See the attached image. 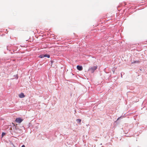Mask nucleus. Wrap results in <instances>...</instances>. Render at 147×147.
<instances>
[{
  "label": "nucleus",
  "instance_id": "f257e3e1",
  "mask_svg": "<svg viewBox=\"0 0 147 147\" xmlns=\"http://www.w3.org/2000/svg\"><path fill=\"white\" fill-rule=\"evenodd\" d=\"M97 68V66L89 67L88 69V71L90 72L91 73H92Z\"/></svg>",
  "mask_w": 147,
  "mask_h": 147
},
{
  "label": "nucleus",
  "instance_id": "f03ea898",
  "mask_svg": "<svg viewBox=\"0 0 147 147\" xmlns=\"http://www.w3.org/2000/svg\"><path fill=\"white\" fill-rule=\"evenodd\" d=\"M23 119L20 117L17 118L16 120L15 121L17 123H21L23 121Z\"/></svg>",
  "mask_w": 147,
  "mask_h": 147
},
{
  "label": "nucleus",
  "instance_id": "7ed1b4c3",
  "mask_svg": "<svg viewBox=\"0 0 147 147\" xmlns=\"http://www.w3.org/2000/svg\"><path fill=\"white\" fill-rule=\"evenodd\" d=\"M76 67L77 69L80 71L82 70L83 69V67L81 65H78Z\"/></svg>",
  "mask_w": 147,
  "mask_h": 147
},
{
  "label": "nucleus",
  "instance_id": "20e7f679",
  "mask_svg": "<svg viewBox=\"0 0 147 147\" xmlns=\"http://www.w3.org/2000/svg\"><path fill=\"white\" fill-rule=\"evenodd\" d=\"M19 96L21 98H23L25 96L24 93L22 92L19 95Z\"/></svg>",
  "mask_w": 147,
  "mask_h": 147
},
{
  "label": "nucleus",
  "instance_id": "39448f33",
  "mask_svg": "<svg viewBox=\"0 0 147 147\" xmlns=\"http://www.w3.org/2000/svg\"><path fill=\"white\" fill-rule=\"evenodd\" d=\"M140 62L139 60L138 61H133L132 62H131L132 64L135 63H139Z\"/></svg>",
  "mask_w": 147,
  "mask_h": 147
},
{
  "label": "nucleus",
  "instance_id": "423d86ee",
  "mask_svg": "<svg viewBox=\"0 0 147 147\" xmlns=\"http://www.w3.org/2000/svg\"><path fill=\"white\" fill-rule=\"evenodd\" d=\"M76 121L78 123L80 124L81 121V120L80 119H76Z\"/></svg>",
  "mask_w": 147,
  "mask_h": 147
},
{
  "label": "nucleus",
  "instance_id": "0eeeda50",
  "mask_svg": "<svg viewBox=\"0 0 147 147\" xmlns=\"http://www.w3.org/2000/svg\"><path fill=\"white\" fill-rule=\"evenodd\" d=\"M45 57H47L48 58H49L50 57V55H49L48 54H44Z\"/></svg>",
  "mask_w": 147,
  "mask_h": 147
},
{
  "label": "nucleus",
  "instance_id": "6e6552de",
  "mask_svg": "<svg viewBox=\"0 0 147 147\" xmlns=\"http://www.w3.org/2000/svg\"><path fill=\"white\" fill-rule=\"evenodd\" d=\"M38 57L40 58H42L43 57H45L44 55V54L40 55H39V56H38Z\"/></svg>",
  "mask_w": 147,
  "mask_h": 147
},
{
  "label": "nucleus",
  "instance_id": "1a4fd4ad",
  "mask_svg": "<svg viewBox=\"0 0 147 147\" xmlns=\"http://www.w3.org/2000/svg\"><path fill=\"white\" fill-rule=\"evenodd\" d=\"M6 133L5 132H2V134H1V138H3L4 136H5L6 135Z\"/></svg>",
  "mask_w": 147,
  "mask_h": 147
},
{
  "label": "nucleus",
  "instance_id": "9d476101",
  "mask_svg": "<svg viewBox=\"0 0 147 147\" xmlns=\"http://www.w3.org/2000/svg\"><path fill=\"white\" fill-rule=\"evenodd\" d=\"M51 66L53 63L54 62V61L53 60H51Z\"/></svg>",
  "mask_w": 147,
  "mask_h": 147
},
{
  "label": "nucleus",
  "instance_id": "9b49d317",
  "mask_svg": "<svg viewBox=\"0 0 147 147\" xmlns=\"http://www.w3.org/2000/svg\"><path fill=\"white\" fill-rule=\"evenodd\" d=\"M121 118V117H119L117 119V121L119 120V119H120Z\"/></svg>",
  "mask_w": 147,
  "mask_h": 147
},
{
  "label": "nucleus",
  "instance_id": "f8f14e48",
  "mask_svg": "<svg viewBox=\"0 0 147 147\" xmlns=\"http://www.w3.org/2000/svg\"><path fill=\"white\" fill-rule=\"evenodd\" d=\"M92 30L94 31V32H95V31H96L97 30H96L95 29H93V30Z\"/></svg>",
  "mask_w": 147,
  "mask_h": 147
},
{
  "label": "nucleus",
  "instance_id": "ddd939ff",
  "mask_svg": "<svg viewBox=\"0 0 147 147\" xmlns=\"http://www.w3.org/2000/svg\"><path fill=\"white\" fill-rule=\"evenodd\" d=\"M21 147H25L24 145H23Z\"/></svg>",
  "mask_w": 147,
  "mask_h": 147
},
{
  "label": "nucleus",
  "instance_id": "4468645a",
  "mask_svg": "<svg viewBox=\"0 0 147 147\" xmlns=\"http://www.w3.org/2000/svg\"><path fill=\"white\" fill-rule=\"evenodd\" d=\"M12 145L13 147H16L15 146L14 144H12Z\"/></svg>",
  "mask_w": 147,
  "mask_h": 147
},
{
  "label": "nucleus",
  "instance_id": "2eb2a0df",
  "mask_svg": "<svg viewBox=\"0 0 147 147\" xmlns=\"http://www.w3.org/2000/svg\"><path fill=\"white\" fill-rule=\"evenodd\" d=\"M139 70H140V71H142V69H139Z\"/></svg>",
  "mask_w": 147,
  "mask_h": 147
},
{
  "label": "nucleus",
  "instance_id": "dca6fc26",
  "mask_svg": "<svg viewBox=\"0 0 147 147\" xmlns=\"http://www.w3.org/2000/svg\"><path fill=\"white\" fill-rule=\"evenodd\" d=\"M121 74V77L122 78V74Z\"/></svg>",
  "mask_w": 147,
  "mask_h": 147
},
{
  "label": "nucleus",
  "instance_id": "f3484780",
  "mask_svg": "<svg viewBox=\"0 0 147 147\" xmlns=\"http://www.w3.org/2000/svg\"><path fill=\"white\" fill-rule=\"evenodd\" d=\"M18 76L17 78V79H18Z\"/></svg>",
  "mask_w": 147,
  "mask_h": 147
}]
</instances>
